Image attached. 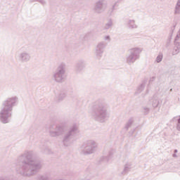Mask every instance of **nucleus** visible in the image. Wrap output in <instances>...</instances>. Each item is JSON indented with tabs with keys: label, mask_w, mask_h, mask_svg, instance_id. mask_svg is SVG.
<instances>
[{
	"label": "nucleus",
	"mask_w": 180,
	"mask_h": 180,
	"mask_svg": "<svg viewBox=\"0 0 180 180\" xmlns=\"http://www.w3.org/2000/svg\"><path fill=\"white\" fill-rule=\"evenodd\" d=\"M180 41V29L177 32L176 37L174 39V46H178V43Z\"/></svg>",
	"instance_id": "23"
},
{
	"label": "nucleus",
	"mask_w": 180,
	"mask_h": 180,
	"mask_svg": "<svg viewBox=\"0 0 180 180\" xmlns=\"http://www.w3.org/2000/svg\"><path fill=\"white\" fill-rule=\"evenodd\" d=\"M96 149V143L92 140L86 141L81 146L82 153L84 155H89L91 154H94Z\"/></svg>",
	"instance_id": "7"
},
{
	"label": "nucleus",
	"mask_w": 180,
	"mask_h": 180,
	"mask_svg": "<svg viewBox=\"0 0 180 180\" xmlns=\"http://www.w3.org/2000/svg\"><path fill=\"white\" fill-rule=\"evenodd\" d=\"M146 84H147V79H145L142 81V83L138 86L136 94H141V92L144 91V88H146Z\"/></svg>",
	"instance_id": "16"
},
{
	"label": "nucleus",
	"mask_w": 180,
	"mask_h": 180,
	"mask_svg": "<svg viewBox=\"0 0 180 180\" xmlns=\"http://www.w3.org/2000/svg\"><path fill=\"white\" fill-rule=\"evenodd\" d=\"M149 101L151 103L153 108H158V94H154V96L151 98V99L149 100Z\"/></svg>",
	"instance_id": "13"
},
{
	"label": "nucleus",
	"mask_w": 180,
	"mask_h": 180,
	"mask_svg": "<svg viewBox=\"0 0 180 180\" xmlns=\"http://www.w3.org/2000/svg\"><path fill=\"white\" fill-rule=\"evenodd\" d=\"M162 61V54H159L158 56V63Z\"/></svg>",
	"instance_id": "31"
},
{
	"label": "nucleus",
	"mask_w": 180,
	"mask_h": 180,
	"mask_svg": "<svg viewBox=\"0 0 180 180\" xmlns=\"http://www.w3.org/2000/svg\"><path fill=\"white\" fill-rule=\"evenodd\" d=\"M37 180H49V178L44 175H40L37 177Z\"/></svg>",
	"instance_id": "27"
},
{
	"label": "nucleus",
	"mask_w": 180,
	"mask_h": 180,
	"mask_svg": "<svg viewBox=\"0 0 180 180\" xmlns=\"http://www.w3.org/2000/svg\"><path fill=\"white\" fill-rule=\"evenodd\" d=\"M112 26H113V20H112V19H109L108 22L105 24L103 29L104 30H109V29H110Z\"/></svg>",
	"instance_id": "19"
},
{
	"label": "nucleus",
	"mask_w": 180,
	"mask_h": 180,
	"mask_svg": "<svg viewBox=\"0 0 180 180\" xmlns=\"http://www.w3.org/2000/svg\"><path fill=\"white\" fill-rule=\"evenodd\" d=\"M104 40L105 41H110V35H106L104 37Z\"/></svg>",
	"instance_id": "29"
},
{
	"label": "nucleus",
	"mask_w": 180,
	"mask_h": 180,
	"mask_svg": "<svg viewBox=\"0 0 180 180\" xmlns=\"http://www.w3.org/2000/svg\"><path fill=\"white\" fill-rule=\"evenodd\" d=\"M148 112H150V108H148L147 107H143L144 115H148Z\"/></svg>",
	"instance_id": "28"
},
{
	"label": "nucleus",
	"mask_w": 180,
	"mask_h": 180,
	"mask_svg": "<svg viewBox=\"0 0 180 180\" xmlns=\"http://www.w3.org/2000/svg\"><path fill=\"white\" fill-rule=\"evenodd\" d=\"M113 155V150L108 152V155H104L100 160L101 162H108Z\"/></svg>",
	"instance_id": "15"
},
{
	"label": "nucleus",
	"mask_w": 180,
	"mask_h": 180,
	"mask_svg": "<svg viewBox=\"0 0 180 180\" xmlns=\"http://www.w3.org/2000/svg\"><path fill=\"white\" fill-rule=\"evenodd\" d=\"M172 120V122L176 123V129L179 131H180V115L173 117Z\"/></svg>",
	"instance_id": "18"
},
{
	"label": "nucleus",
	"mask_w": 180,
	"mask_h": 180,
	"mask_svg": "<svg viewBox=\"0 0 180 180\" xmlns=\"http://www.w3.org/2000/svg\"><path fill=\"white\" fill-rule=\"evenodd\" d=\"M79 133V129H78V124H73L70 127L69 129L66 133H65L62 138V144L64 147H70L72 144V139L77 134Z\"/></svg>",
	"instance_id": "4"
},
{
	"label": "nucleus",
	"mask_w": 180,
	"mask_h": 180,
	"mask_svg": "<svg viewBox=\"0 0 180 180\" xmlns=\"http://www.w3.org/2000/svg\"><path fill=\"white\" fill-rule=\"evenodd\" d=\"M140 53H141V49L139 48H132L129 50V53L126 55L125 63L131 65L134 64L139 58H140Z\"/></svg>",
	"instance_id": "6"
},
{
	"label": "nucleus",
	"mask_w": 180,
	"mask_h": 180,
	"mask_svg": "<svg viewBox=\"0 0 180 180\" xmlns=\"http://www.w3.org/2000/svg\"><path fill=\"white\" fill-rule=\"evenodd\" d=\"M176 5L180 6V0H177Z\"/></svg>",
	"instance_id": "33"
},
{
	"label": "nucleus",
	"mask_w": 180,
	"mask_h": 180,
	"mask_svg": "<svg viewBox=\"0 0 180 180\" xmlns=\"http://www.w3.org/2000/svg\"><path fill=\"white\" fill-rule=\"evenodd\" d=\"M19 103L18 96H11L6 98L1 103L0 110V122L3 124H6L11 122V117L13 113V108Z\"/></svg>",
	"instance_id": "2"
},
{
	"label": "nucleus",
	"mask_w": 180,
	"mask_h": 180,
	"mask_svg": "<svg viewBox=\"0 0 180 180\" xmlns=\"http://www.w3.org/2000/svg\"><path fill=\"white\" fill-rule=\"evenodd\" d=\"M180 51V43H178L177 45H175V47L172 51V56H176V54H179Z\"/></svg>",
	"instance_id": "21"
},
{
	"label": "nucleus",
	"mask_w": 180,
	"mask_h": 180,
	"mask_svg": "<svg viewBox=\"0 0 180 180\" xmlns=\"http://www.w3.org/2000/svg\"><path fill=\"white\" fill-rule=\"evenodd\" d=\"M126 25L128 29H137L139 26L136 25V20H131V19H128Z\"/></svg>",
	"instance_id": "14"
},
{
	"label": "nucleus",
	"mask_w": 180,
	"mask_h": 180,
	"mask_svg": "<svg viewBox=\"0 0 180 180\" xmlns=\"http://www.w3.org/2000/svg\"><path fill=\"white\" fill-rule=\"evenodd\" d=\"M30 58H32V56L27 51H22L18 53L17 56V60L20 63H29V61H30Z\"/></svg>",
	"instance_id": "11"
},
{
	"label": "nucleus",
	"mask_w": 180,
	"mask_h": 180,
	"mask_svg": "<svg viewBox=\"0 0 180 180\" xmlns=\"http://www.w3.org/2000/svg\"><path fill=\"white\" fill-rule=\"evenodd\" d=\"M86 67V62L84 59H79L76 61L75 65V70L76 72H81L84 68Z\"/></svg>",
	"instance_id": "12"
},
{
	"label": "nucleus",
	"mask_w": 180,
	"mask_h": 180,
	"mask_svg": "<svg viewBox=\"0 0 180 180\" xmlns=\"http://www.w3.org/2000/svg\"><path fill=\"white\" fill-rule=\"evenodd\" d=\"M155 79V77H152L150 80H149V83L151 84V82H153V81H154Z\"/></svg>",
	"instance_id": "32"
},
{
	"label": "nucleus",
	"mask_w": 180,
	"mask_h": 180,
	"mask_svg": "<svg viewBox=\"0 0 180 180\" xmlns=\"http://www.w3.org/2000/svg\"><path fill=\"white\" fill-rule=\"evenodd\" d=\"M174 15H180V6L175 5Z\"/></svg>",
	"instance_id": "25"
},
{
	"label": "nucleus",
	"mask_w": 180,
	"mask_h": 180,
	"mask_svg": "<svg viewBox=\"0 0 180 180\" xmlns=\"http://www.w3.org/2000/svg\"><path fill=\"white\" fill-rule=\"evenodd\" d=\"M38 2H39L41 5H46V0H38Z\"/></svg>",
	"instance_id": "30"
},
{
	"label": "nucleus",
	"mask_w": 180,
	"mask_h": 180,
	"mask_svg": "<svg viewBox=\"0 0 180 180\" xmlns=\"http://www.w3.org/2000/svg\"><path fill=\"white\" fill-rule=\"evenodd\" d=\"M119 3V1H115V4H113V6H112L111 8L109 9L108 13L110 15H112V13H113V12H115V10L116 9V6H117V4Z\"/></svg>",
	"instance_id": "22"
},
{
	"label": "nucleus",
	"mask_w": 180,
	"mask_h": 180,
	"mask_svg": "<svg viewBox=\"0 0 180 180\" xmlns=\"http://www.w3.org/2000/svg\"><path fill=\"white\" fill-rule=\"evenodd\" d=\"M39 0H30V2H38Z\"/></svg>",
	"instance_id": "34"
},
{
	"label": "nucleus",
	"mask_w": 180,
	"mask_h": 180,
	"mask_svg": "<svg viewBox=\"0 0 180 180\" xmlns=\"http://www.w3.org/2000/svg\"><path fill=\"white\" fill-rule=\"evenodd\" d=\"M67 65L65 63H62L56 69V70L53 73V80L55 82H58V84H61L63 81H64V77L65 75V68Z\"/></svg>",
	"instance_id": "5"
},
{
	"label": "nucleus",
	"mask_w": 180,
	"mask_h": 180,
	"mask_svg": "<svg viewBox=\"0 0 180 180\" xmlns=\"http://www.w3.org/2000/svg\"><path fill=\"white\" fill-rule=\"evenodd\" d=\"M67 96V94L64 91H60L58 94H56V97L58 102H61L64 98Z\"/></svg>",
	"instance_id": "17"
},
{
	"label": "nucleus",
	"mask_w": 180,
	"mask_h": 180,
	"mask_svg": "<svg viewBox=\"0 0 180 180\" xmlns=\"http://www.w3.org/2000/svg\"><path fill=\"white\" fill-rule=\"evenodd\" d=\"M64 126L51 124L49 127V133L50 137H60L64 133Z\"/></svg>",
	"instance_id": "8"
},
{
	"label": "nucleus",
	"mask_w": 180,
	"mask_h": 180,
	"mask_svg": "<svg viewBox=\"0 0 180 180\" xmlns=\"http://www.w3.org/2000/svg\"><path fill=\"white\" fill-rule=\"evenodd\" d=\"M108 109H109V105L105 101L98 100L93 105L90 115L94 120L103 123L109 117Z\"/></svg>",
	"instance_id": "3"
},
{
	"label": "nucleus",
	"mask_w": 180,
	"mask_h": 180,
	"mask_svg": "<svg viewBox=\"0 0 180 180\" xmlns=\"http://www.w3.org/2000/svg\"><path fill=\"white\" fill-rule=\"evenodd\" d=\"M134 120H133V118H130L128 122L126 123L125 126H124V129L127 131V130H129V129H130V127H131V124H133Z\"/></svg>",
	"instance_id": "20"
},
{
	"label": "nucleus",
	"mask_w": 180,
	"mask_h": 180,
	"mask_svg": "<svg viewBox=\"0 0 180 180\" xmlns=\"http://www.w3.org/2000/svg\"><path fill=\"white\" fill-rule=\"evenodd\" d=\"M108 9V1L106 0H98L93 6L94 13H103Z\"/></svg>",
	"instance_id": "9"
},
{
	"label": "nucleus",
	"mask_w": 180,
	"mask_h": 180,
	"mask_svg": "<svg viewBox=\"0 0 180 180\" xmlns=\"http://www.w3.org/2000/svg\"><path fill=\"white\" fill-rule=\"evenodd\" d=\"M173 157H176V154H173Z\"/></svg>",
	"instance_id": "37"
},
{
	"label": "nucleus",
	"mask_w": 180,
	"mask_h": 180,
	"mask_svg": "<svg viewBox=\"0 0 180 180\" xmlns=\"http://www.w3.org/2000/svg\"><path fill=\"white\" fill-rule=\"evenodd\" d=\"M42 153H44V154H51V150H50V148L48 147H45L42 150Z\"/></svg>",
	"instance_id": "26"
},
{
	"label": "nucleus",
	"mask_w": 180,
	"mask_h": 180,
	"mask_svg": "<svg viewBox=\"0 0 180 180\" xmlns=\"http://www.w3.org/2000/svg\"><path fill=\"white\" fill-rule=\"evenodd\" d=\"M174 153H178V150H174Z\"/></svg>",
	"instance_id": "36"
},
{
	"label": "nucleus",
	"mask_w": 180,
	"mask_h": 180,
	"mask_svg": "<svg viewBox=\"0 0 180 180\" xmlns=\"http://www.w3.org/2000/svg\"><path fill=\"white\" fill-rule=\"evenodd\" d=\"M130 171V165L127 164L124 165V169L122 172V174H127Z\"/></svg>",
	"instance_id": "24"
},
{
	"label": "nucleus",
	"mask_w": 180,
	"mask_h": 180,
	"mask_svg": "<svg viewBox=\"0 0 180 180\" xmlns=\"http://www.w3.org/2000/svg\"><path fill=\"white\" fill-rule=\"evenodd\" d=\"M155 63H158V56L156 57Z\"/></svg>",
	"instance_id": "35"
},
{
	"label": "nucleus",
	"mask_w": 180,
	"mask_h": 180,
	"mask_svg": "<svg viewBox=\"0 0 180 180\" xmlns=\"http://www.w3.org/2000/svg\"><path fill=\"white\" fill-rule=\"evenodd\" d=\"M33 150H26L15 160V172L22 176H33L43 168L41 160H33Z\"/></svg>",
	"instance_id": "1"
},
{
	"label": "nucleus",
	"mask_w": 180,
	"mask_h": 180,
	"mask_svg": "<svg viewBox=\"0 0 180 180\" xmlns=\"http://www.w3.org/2000/svg\"><path fill=\"white\" fill-rule=\"evenodd\" d=\"M106 42L105 41H100L97 44L95 48V55L96 58H102L103 53H105V49H106Z\"/></svg>",
	"instance_id": "10"
}]
</instances>
